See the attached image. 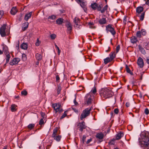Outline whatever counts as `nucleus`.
<instances>
[{
    "instance_id": "obj_1",
    "label": "nucleus",
    "mask_w": 149,
    "mask_h": 149,
    "mask_svg": "<svg viewBox=\"0 0 149 149\" xmlns=\"http://www.w3.org/2000/svg\"><path fill=\"white\" fill-rule=\"evenodd\" d=\"M113 94V92L108 89L101 91L100 93V96L104 99L111 98L112 97Z\"/></svg>"
},
{
    "instance_id": "obj_2",
    "label": "nucleus",
    "mask_w": 149,
    "mask_h": 149,
    "mask_svg": "<svg viewBox=\"0 0 149 149\" xmlns=\"http://www.w3.org/2000/svg\"><path fill=\"white\" fill-rule=\"evenodd\" d=\"M143 149H149V134L146 133L142 139Z\"/></svg>"
},
{
    "instance_id": "obj_3",
    "label": "nucleus",
    "mask_w": 149,
    "mask_h": 149,
    "mask_svg": "<svg viewBox=\"0 0 149 149\" xmlns=\"http://www.w3.org/2000/svg\"><path fill=\"white\" fill-rule=\"evenodd\" d=\"M93 109V107L91 106L90 109L86 108L84 110L80 116V118L81 120H83L84 118H86L87 116H89L90 114L91 111Z\"/></svg>"
},
{
    "instance_id": "obj_4",
    "label": "nucleus",
    "mask_w": 149,
    "mask_h": 149,
    "mask_svg": "<svg viewBox=\"0 0 149 149\" xmlns=\"http://www.w3.org/2000/svg\"><path fill=\"white\" fill-rule=\"evenodd\" d=\"M6 25L3 24L0 28V34L2 37H4L10 34V30L6 31Z\"/></svg>"
},
{
    "instance_id": "obj_5",
    "label": "nucleus",
    "mask_w": 149,
    "mask_h": 149,
    "mask_svg": "<svg viewBox=\"0 0 149 149\" xmlns=\"http://www.w3.org/2000/svg\"><path fill=\"white\" fill-rule=\"evenodd\" d=\"M2 46L3 47V52L6 56V63H8L9 62L10 58V56L8 51V47L6 45H2Z\"/></svg>"
},
{
    "instance_id": "obj_6",
    "label": "nucleus",
    "mask_w": 149,
    "mask_h": 149,
    "mask_svg": "<svg viewBox=\"0 0 149 149\" xmlns=\"http://www.w3.org/2000/svg\"><path fill=\"white\" fill-rule=\"evenodd\" d=\"M52 107L54 108L56 113H61L63 112V110L61 107V105L60 103H55L52 105Z\"/></svg>"
},
{
    "instance_id": "obj_7",
    "label": "nucleus",
    "mask_w": 149,
    "mask_h": 149,
    "mask_svg": "<svg viewBox=\"0 0 149 149\" xmlns=\"http://www.w3.org/2000/svg\"><path fill=\"white\" fill-rule=\"evenodd\" d=\"M85 104L87 105L91 104L93 101V97L90 94H87L84 98Z\"/></svg>"
},
{
    "instance_id": "obj_8",
    "label": "nucleus",
    "mask_w": 149,
    "mask_h": 149,
    "mask_svg": "<svg viewBox=\"0 0 149 149\" xmlns=\"http://www.w3.org/2000/svg\"><path fill=\"white\" fill-rule=\"evenodd\" d=\"M77 127L79 131L81 132H82L83 130L86 128V127L85 123L84 121L79 123L77 125Z\"/></svg>"
},
{
    "instance_id": "obj_9",
    "label": "nucleus",
    "mask_w": 149,
    "mask_h": 149,
    "mask_svg": "<svg viewBox=\"0 0 149 149\" xmlns=\"http://www.w3.org/2000/svg\"><path fill=\"white\" fill-rule=\"evenodd\" d=\"M95 137L98 140V142L100 143L103 141V139L104 137V134L102 132L97 133L95 135Z\"/></svg>"
},
{
    "instance_id": "obj_10",
    "label": "nucleus",
    "mask_w": 149,
    "mask_h": 149,
    "mask_svg": "<svg viewBox=\"0 0 149 149\" xmlns=\"http://www.w3.org/2000/svg\"><path fill=\"white\" fill-rule=\"evenodd\" d=\"M106 30L107 32L109 31L113 35L116 34V32L113 28L111 27V24H109L106 26Z\"/></svg>"
},
{
    "instance_id": "obj_11",
    "label": "nucleus",
    "mask_w": 149,
    "mask_h": 149,
    "mask_svg": "<svg viewBox=\"0 0 149 149\" xmlns=\"http://www.w3.org/2000/svg\"><path fill=\"white\" fill-rule=\"evenodd\" d=\"M20 59L19 58H15L13 59L12 61L10 62V64L11 65H16L18 64L19 62L20 61Z\"/></svg>"
},
{
    "instance_id": "obj_12",
    "label": "nucleus",
    "mask_w": 149,
    "mask_h": 149,
    "mask_svg": "<svg viewBox=\"0 0 149 149\" xmlns=\"http://www.w3.org/2000/svg\"><path fill=\"white\" fill-rule=\"evenodd\" d=\"M137 63L140 68H142L144 65L143 59L141 57H139L137 60Z\"/></svg>"
},
{
    "instance_id": "obj_13",
    "label": "nucleus",
    "mask_w": 149,
    "mask_h": 149,
    "mask_svg": "<svg viewBox=\"0 0 149 149\" xmlns=\"http://www.w3.org/2000/svg\"><path fill=\"white\" fill-rule=\"evenodd\" d=\"M65 26L67 28V33H70L72 29V26L70 22H68L65 24Z\"/></svg>"
},
{
    "instance_id": "obj_14",
    "label": "nucleus",
    "mask_w": 149,
    "mask_h": 149,
    "mask_svg": "<svg viewBox=\"0 0 149 149\" xmlns=\"http://www.w3.org/2000/svg\"><path fill=\"white\" fill-rule=\"evenodd\" d=\"M32 13V12H31L29 13L26 14L25 16L24 19L27 21L31 17Z\"/></svg>"
},
{
    "instance_id": "obj_15",
    "label": "nucleus",
    "mask_w": 149,
    "mask_h": 149,
    "mask_svg": "<svg viewBox=\"0 0 149 149\" xmlns=\"http://www.w3.org/2000/svg\"><path fill=\"white\" fill-rule=\"evenodd\" d=\"M124 134L123 132H120L116 135V139L117 140L120 139L123 136Z\"/></svg>"
},
{
    "instance_id": "obj_16",
    "label": "nucleus",
    "mask_w": 149,
    "mask_h": 149,
    "mask_svg": "<svg viewBox=\"0 0 149 149\" xmlns=\"http://www.w3.org/2000/svg\"><path fill=\"white\" fill-rule=\"evenodd\" d=\"M130 40L131 42L133 44L136 43L138 41L136 37L135 36H132Z\"/></svg>"
},
{
    "instance_id": "obj_17",
    "label": "nucleus",
    "mask_w": 149,
    "mask_h": 149,
    "mask_svg": "<svg viewBox=\"0 0 149 149\" xmlns=\"http://www.w3.org/2000/svg\"><path fill=\"white\" fill-rule=\"evenodd\" d=\"M98 22L100 24H104L106 23V19L105 17H102L98 21Z\"/></svg>"
},
{
    "instance_id": "obj_18",
    "label": "nucleus",
    "mask_w": 149,
    "mask_h": 149,
    "mask_svg": "<svg viewBox=\"0 0 149 149\" xmlns=\"http://www.w3.org/2000/svg\"><path fill=\"white\" fill-rule=\"evenodd\" d=\"M17 12V10L15 7H13L11 10L10 13L12 15H15Z\"/></svg>"
},
{
    "instance_id": "obj_19",
    "label": "nucleus",
    "mask_w": 149,
    "mask_h": 149,
    "mask_svg": "<svg viewBox=\"0 0 149 149\" xmlns=\"http://www.w3.org/2000/svg\"><path fill=\"white\" fill-rule=\"evenodd\" d=\"M64 19L62 18H59L56 20V23L60 25L61 24L63 23Z\"/></svg>"
},
{
    "instance_id": "obj_20",
    "label": "nucleus",
    "mask_w": 149,
    "mask_h": 149,
    "mask_svg": "<svg viewBox=\"0 0 149 149\" xmlns=\"http://www.w3.org/2000/svg\"><path fill=\"white\" fill-rule=\"evenodd\" d=\"M58 131V129L57 128H56L54 129L53 131V134L52 135V138H54L56 136L58 135L57 132Z\"/></svg>"
},
{
    "instance_id": "obj_21",
    "label": "nucleus",
    "mask_w": 149,
    "mask_h": 149,
    "mask_svg": "<svg viewBox=\"0 0 149 149\" xmlns=\"http://www.w3.org/2000/svg\"><path fill=\"white\" fill-rule=\"evenodd\" d=\"M29 25V23L27 22H25L24 24V25L22 27V30L23 31L26 30L28 28Z\"/></svg>"
},
{
    "instance_id": "obj_22",
    "label": "nucleus",
    "mask_w": 149,
    "mask_h": 149,
    "mask_svg": "<svg viewBox=\"0 0 149 149\" xmlns=\"http://www.w3.org/2000/svg\"><path fill=\"white\" fill-rule=\"evenodd\" d=\"M143 8L142 7L139 6L136 8V12L138 13H141L143 10Z\"/></svg>"
},
{
    "instance_id": "obj_23",
    "label": "nucleus",
    "mask_w": 149,
    "mask_h": 149,
    "mask_svg": "<svg viewBox=\"0 0 149 149\" xmlns=\"http://www.w3.org/2000/svg\"><path fill=\"white\" fill-rule=\"evenodd\" d=\"M36 57L38 61H39L42 59V56L40 54L37 53L36 54Z\"/></svg>"
},
{
    "instance_id": "obj_24",
    "label": "nucleus",
    "mask_w": 149,
    "mask_h": 149,
    "mask_svg": "<svg viewBox=\"0 0 149 149\" xmlns=\"http://www.w3.org/2000/svg\"><path fill=\"white\" fill-rule=\"evenodd\" d=\"M139 49V50L141 52V53L143 54H145L146 53V52L144 49L143 48V47L140 45H138Z\"/></svg>"
},
{
    "instance_id": "obj_25",
    "label": "nucleus",
    "mask_w": 149,
    "mask_h": 149,
    "mask_svg": "<svg viewBox=\"0 0 149 149\" xmlns=\"http://www.w3.org/2000/svg\"><path fill=\"white\" fill-rule=\"evenodd\" d=\"M109 58L112 61L115 57V54L114 52H111L109 54Z\"/></svg>"
},
{
    "instance_id": "obj_26",
    "label": "nucleus",
    "mask_w": 149,
    "mask_h": 149,
    "mask_svg": "<svg viewBox=\"0 0 149 149\" xmlns=\"http://www.w3.org/2000/svg\"><path fill=\"white\" fill-rule=\"evenodd\" d=\"M91 6L93 10H96L97 6V4L96 3H94L91 4Z\"/></svg>"
},
{
    "instance_id": "obj_27",
    "label": "nucleus",
    "mask_w": 149,
    "mask_h": 149,
    "mask_svg": "<svg viewBox=\"0 0 149 149\" xmlns=\"http://www.w3.org/2000/svg\"><path fill=\"white\" fill-rule=\"evenodd\" d=\"M21 47L22 49H26L27 48L28 45L27 44L23 43L21 45Z\"/></svg>"
},
{
    "instance_id": "obj_28",
    "label": "nucleus",
    "mask_w": 149,
    "mask_h": 149,
    "mask_svg": "<svg viewBox=\"0 0 149 149\" xmlns=\"http://www.w3.org/2000/svg\"><path fill=\"white\" fill-rule=\"evenodd\" d=\"M85 4V3L83 1L80 3L81 6L83 8L84 11L86 12L87 10V9Z\"/></svg>"
},
{
    "instance_id": "obj_29",
    "label": "nucleus",
    "mask_w": 149,
    "mask_h": 149,
    "mask_svg": "<svg viewBox=\"0 0 149 149\" xmlns=\"http://www.w3.org/2000/svg\"><path fill=\"white\" fill-rule=\"evenodd\" d=\"M35 126V124H30L29 125L27 126V127L28 129L30 130H31L33 129Z\"/></svg>"
},
{
    "instance_id": "obj_30",
    "label": "nucleus",
    "mask_w": 149,
    "mask_h": 149,
    "mask_svg": "<svg viewBox=\"0 0 149 149\" xmlns=\"http://www.w3.org/2000/svg\"><path fill=\"white\" fill-rule=\"evenodd\" d=\"M111 61L112 60L109 58L108 57L104 59V63L105 64H106Z\"/></svg>"
},
{
    "instance_id": "obj_31",
    "label": "nucleus",
    "mask_w": 149,
    "mask_h": 149,
    "mask_svg": "<svg viewBox=\"0 0 149 149\" xmlns=\"http://www.w3.org/2000/svg\"><path fill=\"white\" fill-rule=\"evenodd\" d=\"M125 68L126 71L127 73H130L132 75H133V73L131 71L130 69L128 68V66L127 65H126Z\"/></svg>"
},
{
    "instance_id": "obj_32",
    "label": "nucleus",
    "mask_w": 149,
    "mask_h": 149,
    "mask_svg": "<svg viewBox=\"0 0 149 149\" xmlns=\"http://www.w3.org/2000/svg\"><path fill=\"white\" fill-rule=\"evenodd\" d=\"M61 135H57L56 137H54V139L55 140L57 141H60L61 139Z\"/></svg>"
},
{
    "instance_id": "obj_33",
    "label": "nucleus",
    "mask_w": 149,
    "mask_h": 149,
    "mask_svg": "<svg viewBox=\"0 0 149 149\" xmlns=\"http://www.w3.org/2000/svg\"><path fill=\"white\" fill-rule=\"evenodd\" d=\"M16 106L15 104H13L11 105V110L12 111H16Z\"/></svg>"
},
{
    "instance_id": "obj_34",
    "label": "nucleus",
    "mask_w": 149,
    "mask_h": 149,
    "mask_svg": "<svg viewBox=\"0 0 149 149\" xmlns=\"http://www.w3.org/2000/svg\"><path fill=\"white\" fill-rule=\"evenodd\" d=\"M56 18V16L54 15H52L51 16H49L48 18V19H51L52 20H54Z\"/></svg>"
},
{
    "instance_id": "obj_35",
    "label": "nucleus",
    "mask_w": 149,
    "mask_h": 149,
    "mask_svg": "<svg viewBox=\"0 0 149 149\" xmlns=\"http://www.w3.org/2000/svg\"><path fill=\"white\" fill-rule=\"evenodd\" d=\"M21 94L22 95L26 96L27 95L28 92L26 90H24L21 92Z\"/></svg>"
},
{
    "instance_id": "obj_36",
    "label": "nucleus",
    "mask_w": 149,
    "mask_h": 149,
    "mask_svg": "<svg viewBox=\"0 0 149 149\" xmlns=\"http://www.w3.org/2000/svg\"><path fill=\"white\" fill-rule=\"evenodd\" d=\"M108 7V6L107 5L105 6L101 10V12L102 13H104Z\"/></svg>"
},
{
    "instance_id": "obj_37",
    "label": "nucleus",
    "mask_w": 149,
    "mask_h": 149,
    "mask_svg": "<svg viewBox=\"0 0 149 149\" xmlns=\"http://www.w3.org/2000/svg\"><path fill=\"white\" fill-rule=\"evenodd\" d=\"M136 35L137 38H141V34L140 31H138L136 33Z\"/></svg>"
},
{
    "instance_id": "obj_38",
    "label": "nucleus",
    "mask_w": 149,
    "mask_h": 149,
    "mask_svg": "<svg viewBox=\"0 0 149 149\" xmlns=\"http://www.w3.org/2000/svg\"><path fill=\"white\" fill-rule=\"evenodd\" d=\"M68 112L67 111H65L64 113H63V115L60 118L61 119H62L63 118H65V116H66L67 115V112Z\"/></svg>"
},
{
    "instance_id": "obj_39",
    "label": "nucleus",
    "mask_w": 149,
    "mask_h": 149,
    "mask_svg": "<svg viewBox=\"0 0 149 149\" xmlns=\"http://www.w3.org/2000/svg\"><path fill=\"white\" fill-rule=\"evenodd\" d=\"M88 24L89 26V27L92 29H95V27L93 26V25H94V23L93 22H90L88 23Z\"/></svg>"
},
{
    "instance_id": "obj_40",
    "label": "nucleus",
    "mask_w": 149,
    "mask_h": 149,
    "mask_svg": "<svg viewBox=\"0 0 149 149\" xmlns=\"http://www.w3.org/2000/svg\"><path fill=\"white\" fill-rule=\"evenodd\" d=\"M145 15V13H141V15L140 16V20L142 21H143Z\"/></svg>"
},
{
    "instance_id": "obj_41",
    "label": "nucleus",
    "mask_w": 149,
    "mask_h": 149,
    "mask_svg": "<svg viewBox=\"0 0 149 149\" xmlns=\"http://www.w3.org/2000/svg\"><path fill=\"white\" fill-rule=\"evenodd\" d=\"M79 22V19L76 17H75L74 19V22L76 25H78V24Z\"/></svg>"
},
{
    "instance_id": "obj_42",
    "label": "nucleus",
    "mask_w": 149,
    "mask_h": 149,
    "mask_svg": "<svg viewBox=\"0 0 149 149\" xmlns=\"http://www.w3.org/2000/svg\"><path fill=\"white\" fill-rule=\"evenodd\" d=\"M141 35L144 36L146 34V30L144 29H142L140 31Z\"/></svg>"
},
{
    "instance_id": "obj_43",
    "label": "nucleus",
    "mask_w": 149,
    "mask_h": 149,
    "mask_svg": "<svg viewBox=\"0 0 149 149\" xmlns=\"http://www.w3.org/2000/svg\"><path fill=\"white\" fill-rule=\"evenodd\" d=\"M96 92L97 91L96 87L94 86L91 92H92L94 94H95L96 93Z\"/></svg>"
},
{
    "instance_id": "obj_44",
    "label": "nucleus",
    "mask_w": 149,
    "mask_h": 149,
    "mask_svg": "<svg viewBox=\"0 0 149 149\" xmlns=\"http://www.w3.org/2000/svg\"><path fill=\"white\" fill-rule=\"evenodd\" d=\"M27 58L26 55L24 54H22V59L23 61H25L26 60Z\"/></svg>"
},
{
    "instance_id": "obj_45",
    "label": "nucleus",
    "mask_w": 149,
    "mask_h": 149,
    "mask_svg": "<svg viewBox=\"0 0 149 149\" xmlns=\"http://www.w3.org/2000/svg\"><path fill=\"white\" fill-rule=\"evenodd\" d=\"M144 48L147 49H149V43H148L145 42L144 43Z\"/></svg>"
},
{
    "instance_id": "obj_46",
    "label": "nucleus",
    "mask_w": 149,
    "mask_h": 149,
    "mask_svg": "<svg viewBox=\"0 0 149 149\" xmlns=\"http://www.w3.org/2000/svg\"><path fill=\"white\" fill-rule=\"evenodd\" d=\"M115 141V139H112L109 142V144L111 145H114Z\"/></svg>"
},
{
    "instance_id": "obj_47",
    "label": "nucleus",
    "mask_w": 149,
    "mask_h": 149,
    "mask_svg": "<svg viewBox=\"0 0 149 149\" xmlns=\"http://www.w3.org/2000/svg\"><path fill=\"white\" fill-rule=\"evenodd\" d=\"M51 39L52 40L54 39L56 37V35L55 34H52L50 35Z\"/></svg>"
},
{
    "instance_id": "obj_48",
    "label": "nucleus",
    "mask_w": 149,
    "mask_h": 149,
    "mask_svg": "<svg viewBox=\"0 0 149 149\" xmlns=\"http://www.w3.org/2000/svg\"><path fill=\"white\" fill-rule=\"evenodd\" d=\"M96 9H97L98 11H100L101 12V10H102V6L100 5L98 6L97 5Z\"/></svg>"
},
{
    "instance_id": "obj_49",
    "label": "nucleus",
    "mask_w": 149,
    "mask_h": 149,
    "mask_svg": "<svg viewBox=\"0 0 149 149\" xmlns=\"http://www.w3.org/2000/svg\"><path fill=\"white\" fill-rule=\"evenodd\" d=\"M144 113L146 115H148L149 113V111L148 109L146 108L145 110Z\"/></svg>"
},
{
    "instance_id": "obj_50",
    "label": "nucleus",
    "mask_w": 149,
    "mask_h": 149,
    "mask_svg": "<svg viewBox=\"0 0 149 149\" xmlns=\"http://www.w3.org/2000/svg\"><path fill=\"white\" fill-rule=\"evenodd\" d=\"M44 123V120L43 118H41L39 121V124L42 125Z\"/></svg>"
},
{
    "instance_id": "obj_51",
    "label": "nucleus",
    "mask_w": 149,
    "mask_h": 149,
    "mask_svg": "<svg viewBox=\"0 0 149 149\" xmlns=\"http://www.w3.org/2000/svg\"><path fill=\"white\" fill-rule=\"evenodd\" d=\"M114 113L116 114H118L119 112V109L118 108L115 109L114 110Z\"/></svg>"
},
{
    "instance_id": "obj_52",
    "label": "nucleus",
    "mask_w": 149,
    "mask_h": 149,
    "mask_svg": "<svg viewBox=\"0 0 149 149\" xmlns=\"http://www.w3.org/2000/svg\"><path fill=\"white\" fill-rule=\"evenodd\" d=\"M120 45H118L116 47V53H117L119 52L120 49Z\"/></svg>"
},
{
    "instance_id": "obj_53",
    "label": "nucleus",
    "mask_w": 149,
    "mask_h": 149,
    "mask_svg": "<svg viewBox=\"0 0 149 149\" xmlns=\"http://www.w3.org/2000/svg\"><path fill=\"white\" fill-rule=\"evenodd\" d=\"M4 14V12L3 10H0V19L2 17Z\"/></svg>"
},
{
    "instance_id": "obj_54",
    "label": "nucleus",
    "mask_w": 149,
    "mask_h": 149,
    "mask_svg": "<svg viewBox=\"0 0 149 149\" xmlns=\"http://www.w3.org/2000/svg\"><path fill=\"white\" fill-rule=\"evenodd\" d=\"M86 137L85 135H84L83 136V137L82 138V141L83 144L84 143V142L86 140Z\"/></svg>"
},
{
    "instance_id": "obj_55",
    "label": "nucleus",
    "mask_w": 149,
    "mask_h": 149,
    "mask_svg": "<svg viewBox=\"0 0 149 149\" xmlns=\"http://www.w3.org/2000/svg\"><path fill=\"white\" fill-rule=\"evenodd\" d=\"M61 90V88L60 86H58V87L57 89V93L58 94H59L60 93V91Z\"/></svg>"
},
{
    "instance_id": "obj_56",
    "label": "nucleus",
    "mask_w": 149,
    "mask_h": 149,
    "mask_svg": "<svg viewBox=\"0 0 149 149\" xmlns=\"http://www.w3.org/2000/svg\"><path fill=\"white\" fill-rule=\"evenodd\" d=\"M72 109L76 113H77L78 112V110L76 108L72 107Z\"/></svg>"
},
{
    "instance_id": "obj_57",
    "label": "nucleus",
    "mask_w": 149,
    "mask_h": 149,
    "mask_svg": "<svg viewBox=\"0 0 149 149\" xmlns=\"http://www.w3.org/2000/svg\"><path fill=\"white\" fill-rule=\"evenodd\" d=\"M37 42H36V45L37 46H39L40 45V42L39 41L38 39H37Z\"/></svg>"
},
{
    "instance_id": "obj_58",
    "label": "nucleus",
    "mask_w": 149,
    "mask_h": 149,
    "mask_svg": "<svg viewBox=\"0 0 149 149\" xmlns=\"http://www.w3.org/2000/svg\"><path fill=\"white\" fill-rule=\"evenodd\" d=\"M40 113L42 117V118H43L45 117V113H43L42 112H40Z\"/></svg>"
},
{
    "instance_id": "obj_59",
    "label": "nucleus",
    "mask_w": 149,
    "mask_h": 149,
    "mask_svg": "<svg viewBox=\"0 0 149 149\" xmlns=\"http://www.w3.org/2000/svg\"><path fill=\"white\" fill-rule=\"evenodd\" d=\"M144 73L143 72H142L140 73V79L142 80V76Z\"/></svg>"
},
{
    "instance_id": "obj_60",
    "label": "nucleus",
    "mask_w": 149,
    "mask_h": 149,
    "mask_svg": "<svg viewBox=\"0 0 149 149\" xmlns=\"http://www.w3.org/2000/svg\"><path fill=\"white\" fill-rule=\"evenodd\" d=\"M60 80V78L59 76L58 75H57L56 76V81L58 82V81Z\"/></svg>"
},
{
    "instance_id": "obj_61",
    "label": "nucleus",
    "mask_w": 149,
    "mask_h": 149,
    "mask_svg": "<svg viewBox=\"0 0 149 149\" xmlns=\"http://www.w3.org/2000/svg\"><path fill=\"white\" fill-rule=\"evenodd\" d=\"M74 104L75 105H77L78 104V103L76 101V98H75V99L74 100Z\"/></svg>"
},
{
    "instance_id": "obj_62",
    "label": "nucleus",
    "mask_w": 149,
    "mask_h": 149,
    "mask_svg": "<svg viewBox=\"0 0 149 149\" xmlns=\"http://www.w3.org/2000/svg\"><path fill=\"white\" fill-rule=\"evenodd\" d=\"M92 141V139H88L87 141L86 142V143L87 144H88L89 143H90L91 141Z\"/></svg>"
},
{
    "instance_id": "obj_63",
    "label": "nucleus",
    "mask_w": 149,
    "mask_h": 149,
    "mask_svg": "<svg viewBox=\"0 0 149 149\" xmlns=\"http://www.w3.org/2000/svg\"><path fill=\"white\" fill-rule=\"evenodd\" d=\"M125 105L127 107H128L130 106V104L129 102H127L126 103Z\"/></svg>"
},
{
    "instance_id": "obj_64",
    "label": "nucleus",
    "mask_w": 149,
    "mask_h": 149,
    "mask_svg": "<svg viewBox=\"0 0 149 149\" xmlns=\"http://www.w3.org/2000/svg\"><path fill=\"white\" fill-rule=\"evenodd\" d=\"M146 62L149 65V58H147Z\"/></svg>"
}]
</instances>
